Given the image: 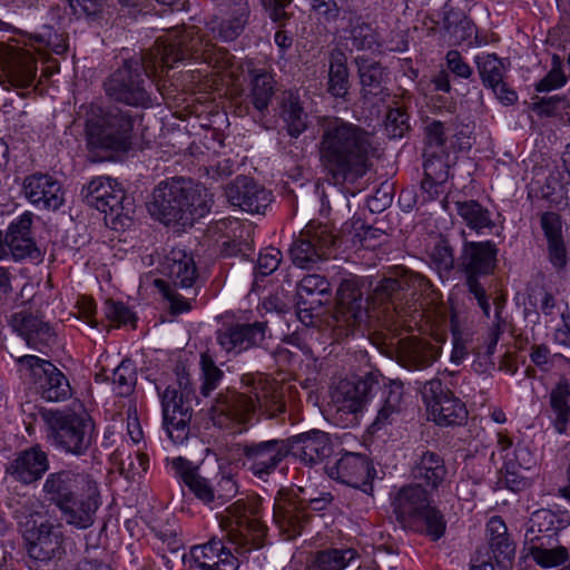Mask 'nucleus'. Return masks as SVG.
I'll return each mask as SVG.
<instances>
[{"label": "nucleus", "instance_id": "nucleus-1", "mask_svg": "<svg viewBox=\"0 0 570 570\" xmlns=\"http://www.w3.org/2000/svg\"><path fill=\"white\" fill-rule=\"evenodd\" d=\"M187 58L202 61L216 69H227L234 58L227 49L218 48L208 32L196 26L175 30L159 39L140 58L128 59L105 81L107 96L132 107L153 106L151 82L148 78L175 67Z\"/></svg>", "mask_w": 570, "mask_h": 570}, {"label": "nucleus", "instance_id": "nucleus-2", "mask_svg": "<svg viewBox=\"0 0 570 570\" xmlns=\"http://www.w3.org/2000/svg\"><path fill=\"white\" fill-rule=\"evenodd\" d=\"M317 148L321 167L335 185L363 177L376 151L372 132L340 117L321 120Z\"/></svg>", "mask_w": 570, "mask_h": 570}, {"label": "nucleus", "instance_id": "nucleus-3", "mask_svg": "<svg viewBox=\"0 0 570 570\" xmlns=\"http://www.w3.org/2000/svg\"><path fill=\"white\" fill-rule=\"evenodd\" d=\"M242 384L245 392L227 389L218 393L210 409L215 426L242 431L254 413L258 411L268 419L277 417L286 409L285 395L288 384L265 374H244Z\"/></svg>", "mask_w": 570, "mask_h": 570}, {"label": "nucleus", "instance_id": "nucleus-4", "mask_svg": "<svg viewBox=\"0 0 570 570\" xmlns=\"http://www.w3.org/2000/svg\"><path fill=\"white\" fill-rule=\"evenodd\" d=\"M212 205L213 195L205 186L177 177L155 187L148 212L165 225L187 227L205 217Z\"/></svg>", "mask_w": 570, "mask_h": 570}, {"label": "nucleus", "instance_id": "nucleus-5", "mask_svg": "<svg viewBox=\"0 0 570 570\" xmlns=\"http://www.w3.org/2000/svg\"><path fill=\"white\" fill-rule=\"evenodd\" d=\"M393 513L403 529L424 533L436 541L444 535L446 521L432 504L431 495L421 484L402 487L392 501Z\"/></svg>", "mask_w": 570, "mask_h": 570}, {"label": "nucleus", "instance_id": "nucleus-6", "mask_svg": "<svg viewBox=\"0 0 570 570\" xmlns=\"http://www.w3.org/2000/svg\"><path fill=\"white\" fill-rule=\"evenodd\" d=\"M135 117L118 107H89L86 119L87 145L91 151L126 153L132 145Z\"/></svg>", "mask_w": 570, "mask_h": 570}, {"label": "nucleus", "instance_id": "nucleus-7", "mask_svg": "<svg viewBox=\"0 0 570 570\" xmlns=\"http://www.w3.org/2000/svg\"><path fill=\"white\" fill-rule=\"evenodd\" d=\"M42 417L51 444L66 454L86 455L96 441V425L87 412L56 410L43 413Z\"/></svg>", "mask_w": 570, "mask_h": 570}, {"label": "nucleus", "instance_id": "nucleus-8", "mask_svg": "<svg viewBox=\"0 0 570 570\" xmlns=\"http://www.w3.org/2000/svg\"><path fill=\"white\" fill-rule=\"evenodd\" d=\"M370 318L368 297L353 279H344L336 294L335 309L327 321L334 341L341 342L366 325Z\"/></svg>", "mask_w": 570, "mask_h": 570}, {"label": "nucleus", "instance_id": "nucleus-9", "mask_svg": "<svg viewBox=\"0 0 570 570\" xmlns=\"http://www.w3.org/2000/svg\"><path fill=\"white\" fill-rule=\"evenodd\" d=\"M220 525L227 531L229 541L236 546L239 554L261 549L264 546L266 528L257 518V507L254 502L243 500L234 502L226 509V515Z\"/></svg>", "mask_w": 570, "mask_h": 570}, {"label": "nucleus", "instance_id": "nucleus-10", "mask_svg": "<svg viewBox=\"0 0 570 570\" xmlns=\"http://www.w3.org/2000/svg\"><path fill=\"white\" fill-rule=\"evenodd\" d=\"M432 287L431 282L422 274L415 273L404 266L394 267L389 276L380 281L373 291L374 303L386 304L396 314H402L403 302L413 298L416 293H428Z\"/></svg>", "mask_w": 570, "mask_h": 570}, {"label": "nucleus", "instance_id": "nucleus-11", "mask_svg": "<svg viewBox=\"0 0 570 570\" xmlns=\"http://www.w3.org/2000/svg\"><path fill=\"white\" fill-rule=\"evenodd\" d=\"M86 204L109 217L114 228L125 226L129 220L130 203L120 184L110 177H95L81 190Z\"/></svg>", "mask_w": 570, "mask_h": 570}, {"label": "nucleus", "instance_id": "nucleus-12", "mask_svg": "<svg viewBox=\"0 0 570 570\" xmlns=\"http://www.w3.org/2000/svg\"><path fill=\"white\" fill-rule=\"evenodd\" d=\"M243 466L255 478L267 481L291 454L286 439H271L238 444Z\"/></svg>", "mask_w": 570, "mask_h": 570}, {"label": "nucleus", "instance_id": "nucleus-13", "mask_svg": "<svg viewBox=\"0 0 570 570\" xmlns=\"http://www.w3.org/2000/svg\"><path fill=\"white\" fill-rule=\"evenodd\" d=\"M380 389V375L366 373L355 382L341 381L332 394V406L341 422L353 423L370 397Z\"/></svg>", "mask_w": 570, "mask_h": 570}, {"label": "nucleus", "instance_id": "nucleus-14", "mask_svg": "<svg viewBox=\"0 0 570 570\" xmlns=\"http://www.w3.org/2000/svg\"><path fill=\"white\" fill-rule=\"evenodd\" d=\"M337 238L330 226L311 222L289 247L293 264L299 268H312L324 259L327 250L336 245Z\"/></svg>", "mask_w": 570, "mask_h": 570}, {"label": "nucleus", "instance_id": "nucleus-15", "mask_svg": "<svg viewBox=\"0 0 570 570\" xmlns=\"http://www.w3.org/2000/svg\"><path fill=\"white\" fill-rule=\"evenodd\" d=\"M37 59L32 51L17 41L0 42V82L17 89L33 86L37 77Z\"/></svg>", "mask_w": 570, "mask_h": 570}, {"label": "nucleus", "instance_id": "nucleus-16", "mask_svg": "<svg viewBox=\"0 0 570 570\" xmlns=\"http://www.w3.org/2000/svg\"><path fill=\"white\" fill-rule=\"evenodd\" d=\"M422 399L432 420L439 425H460L468 417L465 404L445 389L442 381L433 377L420 389Z\"/></svg>", "mask_w": 570, "mask_h": 570}, {"label": "nucleus", "instance_id": "nucleus-17", "mask_svg": "<svg viewBox=\"0 0 570 570\" xmlns=\"http://www.w3.org/2000/svg\"><path fill=\"white\" fill-rule=\"evenodd\" d=\"M19 363L30 370L32 382L40 396L48 402H62L71 397L72 389L67 376L50 361L24 355Z\"/></svg>", "mask_w": 570, "mask_h": 570}, {"label": "nucleus", "instance_id": "nucleus-18", "mask_svg": "<svg viewBox=\"0 0 570 570\" xmlns=\"http://www.w3.org/2000/svg\"><path fill=\"white\" fill-rule=\"evenodd\" d=\"M161 402L163 424L168 438L175 444H183L190 433L194 400L177 394L175 386H167L160 391L157 386Z\"/></svg>", "mask_w": 570, "mask_h": 570}, {"label": "nucleus", "instance_id": "nucleus-19", "mask_svg": "<svg viewBox=\"0 0 570 570\" xmlns=\"http://www.w3.org/2000/svg\"><path fill=\"white\" fill-rule=\"evenodd\" d=\"M58 507L67 524L85 530L95 523L96 513L101 505L98 483L91 479L85 487Z\"/></svg>", "mask_w": 570, "mask_h": 570}, {"label": "nucleus", "instance_id": "nucleus-20", "mask_svg": "<svg viewBox=\"0 0 570 570\" xmlns=\"http://www.w3.org/2000/svg\"><path fill=\"white\" fill-rule=\"evenodd\" d=\"M307 502L289 489H283L277 493L273 505V518L278 529L293 539L301 534L309 521Z\"/></svg>", "mask_w": 570, "mask_h": 570}, {"label": "nucleus", "instance_id": "nucleus-21", "mask_svg": "<svg viewBox=\"0 0 570 570\" xmlns=\"http://www.w3.org/2000/svg\"><path fill=\"white\" fill-rule=\"evenodd\" d=\"M330 478L348 487L372 494L375 470L365 455L347 452L334 465L327 468Z\"/></svg>", "mask_w": 570, "mask_h": 570}, {"label": "nucleus", "instance_id": "nucleus-22", "mask_svg": "<svg viewBox=\"0 0 570 570\" xmlns=\"http://www.w3.org/2000/svg\"><path fill=\"white\" fill-rule=\"evenodd\" d=\"M268 323H236L217 332V343L227 353L238 355L250 348L261 347L266 341Z\"/></svg>", "mask_w": 570, "mask_h": 570}, {"label": "nucleus", "instance_id": "nucleus-23", "mask_svg": "<svg viewBox=\"0 0 570 570\" xmlns=\"http://www.w3.org/2000/svg\"><path fill=\"white\" fill-rule=\"evenodd\" d=\"M225 195L232 206L250 214L264 213L272 202L271 191L247 176L236 177L227 185Z\"/></svg>", "mask_w": 570, "mask_h": 570}, {"label": "nucleus", "instance_id": "nucleus-24", "mask_svg": "<svg viewBox=\"0 0 570 570\" xmlns=\"http://www.w3.org/2000/svg\"><path fill=\"white\" fill-rule=\"evenodd\" d=\"M331 297V284L325 276L305 275L297 284V314L302 322L312 323L314 315Z\"/></svg>", "mask_w": 570, "mask_h": 570}, {"label": "nucleus", "instance_id": "nucleus-25", "mask_svg": "<svg viewBox=\"0 0 570 570\" xmlns=\"http://www.w3.org/2000/svg\"><path fill=\"white\" fill-rule=\"evenodd\" d=\"M32 223V213L24 212L9 224L7 228V258L9 256L14 261L27 258L40 261L42 258V253L31 235Z\"/></svg>", "mask_w": 570, "mask_h": 570}, {"label": "nucleus", "instance_id": "nucleus-26", "mask_svg": "<svg viewBox=\"0 0 570 570\" xmlns=\"http://www.w3.org/2000/svg\"><path fill=\"white\" fill-rule=\"evenodd\" d=\"M29 556L39 561H49L60 557L63 551V534L60 524L42 522L24 532Z\"/></svg>", "mask_w": 570, "mask_h": 570}, {"label": "nucleus", "instance_id": "nucleus-27", "mask_svg": "<svg viewBox=\"0 0 570 570\" xmlns=\"http://www.w3.org/2000/svg\"><path fill=\"white\" fill-rule=\"evenodd\" d=\"M498 248L494 243L465 242L460 256V266L466 274V285L471 279L493 273L497 265Z\"/></svg>", "mask_w": 570, "mask_h": 570}, {"label": "nucleus", "instance_id": "nucleus-28", "mask_svg": "<svg viewBox=\"0 0 570 570\" xmlns=\"http://www.w3.org/2000/svg\"><path fill=\"white\" fill-rule=\"evenodd\" d=\"M24 196L38 208L57 210L65 202L61 184L42 173L29 175L23 180Z\"/></svg>", "mask_w": 570, "mask_h": 570}, {"label": "nucleus", "instance_id": "nucleus-29", "mask_svg": "<svg viewBox=\"0 0 570 570\" xmlns=\"http://www.w3.org/2000/svg\"><path fill=\"white\" fill-rule=\"evenodd\" d=\"M91 479L90 474L71 469H62L47 475L42 484L45 499L58 508L71 495L77 494Z\"/></svg>", "mask_w": 570, "mask_h": 570}, {"label": "nucleus", "instance_id": "nucleus-30", "mask_svg": "<svg viewBox=\"0 0 570 570\" xmlns=\"http://www.w3.org/2000/svg\"><path fill=\"white\" fill-rule=\"evenodd\" d=\"M286 440L291 446V454L309 466L321 463L333 452L330 435L320 430H312Z\"/></svg>", "mask_w": 570, "mask_h": 570}, {"label": "nucleus", "instance_id": "nucleus-31", "mask_svg": "<svg viewBox=\"0 0 570 570\" xmlns=\"http://www.w3.org/2000/svg\"><path fill=\"white\" fill-rule=\"evenodd\" d=\"M442 346L439 342L410 337L402 340L397 350L401 366L410 371H422L439 360Z\"/></svg>", "mask_w": 570, "mask_h": 570}, {"label": "nucleus", "instance_id": "nucleus-32", "mask_svg": "<svg viewBox=\"0 0 570 570\" xmlns=\"http://www.w3.org/2000/svg\"><path fill=\"white\" fill-rule=\"evenodd\" d=\"M48 469V454L36 445L19 452L8 463L6 473L17 482L31 484L40 480Z\"/></svg>", "mask_w": 570, "mask_h": 570}, {"label": "nucleus", "instance_id": "nucleus-33", "mask_svg": "<svg viewBox=\"0 0 570 570\" xmlns=\"http://www.w3.org/2000/svg\"><path fill=\"white\" fill-rule=\"evenodd\" d=\"M342 20L346 22L342 28V40L347 50L375 51L381 48L377 32L360 14L348 12Z\"/></svg>", "mask_w": 570, "mask_h": 570}, {"label": "nucleus", "instance_id": "nucleus-34", "mask_svg": "<svg viewBox=\"0 0 570 570\" xmlns=\"http://www.w3.org/2000/svg\"><path fill=\"white\" fill-rule=\"evenodd\" d=\"M355 62L361 80V96L364 102L376 105L390 97L385 87L386 72L380 62L357 57Z\"/></svg>", "mask_w": 570, "mask_h": 570}, {"label": "nucleus", "instance_id": "nucleus-35", "mask_svg": "<svg viewBox=\"0 0 570 570\" xmlns=\"http://www.w3.org/2000/svg\"><path fill=\"white\" fill-rule=\"evenodd\" d=\"M193 560L202 570H238L239 561L226 549L223 540L212 538L208 542L190 549Z\"/></svg>", "mask_w": 570, "mask_h": 570}, {"label": "nucleus", "instance_id": "nucleus-36", "mask_svg": "<svg viewBox=\"0 0 570 570\" xmlns=\"http://www.w3.org/2000/svg\"><path fill=\"white\" fill-rule=\"evenodd\" d=\"M160 273L170 285L185 289L191 288L198 276L193 256L180 248H174L165 256Z\"/></svg>", "mask_w": 570, "mask_h": 570}, {"label": "nucleus", "instance_id": "nucleus-37", "mask_svg": "<svg viewBox=\"0 0 570 570\" xmlns=\"http://www.w3.org/2000/svg\"><path fill=\"white\" fill-rule=\"evenodd\" d=\"M242 69L244 72H247L249 78L247 99L253 105L254 109L261 116H264L274 95L273 77L265 69L256 68L252 60L244 61Z\"/></svg>", "mask_w": 570, "mask_h": 570}, {"label": "nucleus", "instance_id": "nucleus-38", "mask_svg": "<svg viewBox=\"0 0 570 570\" xmlns=\"http://www.w3.org/2000/svg\"><path fill=\"white\" fill-rule=\"evenodd\" d=\"M12 322L13 328L36 350L41 351L43 346H49L56 341L53 328L36 315L18 313Z\"/></svg>", "mask_w": 570, "mask_h": 570}, {"label": "nucleus", "instance_id": "nucleus-39", "mask_svg": "<svg viewBox=\"0 0 570 570\" xmlns=\"http://www.w3.org/2000/svg\"><path fill=\"white\" fill-rule=\"evenodd\" d=\"M12 322L13 328L36 350L41 351L43 346H49L56 341L53 328L36 315L18 313Z\"/></svg>", "mask_w": 570, "mask_h": 570}, {"label": "nucleus", "instance_id": "nucleus-40", "mask_svg": "<svg viewBox=\"0 0 570 570\" xmlns=\"http://www.w3.org/2000/svg\"><path fill=\"white\" fill-rule=\"evenodd\" d=\"M541 227L548 242V256L557 269L567 266V248L562 237V223L557 213L547 212L541 216Z\"/></svg>", "mask_w": 570, "mask_h": 570}, {"label": "nucleus", "instance_id": "nucleus-41", "mask_svg": "<svg viewBox=\"0 0 570 570\" xmlns=\"http://www.w3.org/2000/svg\"><path fill=\"white\" fill-rule=\"evenodd\" d=\"M448 469L444 460L435 452L425 451L415 461L412 468V475L416 484L430 487L438 490L445 481Z\"/></svg>", "mask_w": 570, "mask_h": 570}, {"label": "nucleus", "instance_id": "nucleus-42", "mask_svg": "<svg viewBox=\"0 0 570 570\" xmlns=\"http://www.w3.org/2000/svg\"><path fill=\"white\" fill-rule=\"evenodd\" d=\"M173 468L197 499L205 504L215 501V488L209 480L198 473V470L188 460L181 456L175 458L173 460Z\"/></svg>", "mask_w": 570, "mask_h": 570}, {"label": "nucleus", "instance_id": "nucleus-43", "mask_svg": "<svg viewBox=\"0 0 570 570\" xmlns=\"http://www.w3.org/2000/svg\"><path fill=\"white\" fill-rule=\"evenodd\" d=\"M281 118L286 124L287 132L298 137L307 128V114L296 91H285L281 100Z\"/></svg>", "mask_w": 570, "mask_h": 570}, {"label": "nucleus", "instance_id": "nucleus-44", "mask_svg": "<svg viewBox=\"0 0 570 570\" xmlns=\"http://www.w3.org/2000/svg\"><path fill=\"white\" fill-rule=\"evenodd\" d=\"M507 531L501 517H492L487 524L489 544L498 563L511 561L514 557V544L509 540Z\"/></svg>", "mask_w": 570, "mask_h": 570}, {"label": "nucleus", "instance_id": "nucleus-45", "mask_svg": "<svg viewBox=\"0 0 570 570\" xmlns=\"http://www.w3.org/2000/svg\"><path fill=\"white\" fill-rule=\"evenodd\" d=\"M403 383L400 381H391L385 385L383 391V404L380 407L373 426L381 429L382 426L393 422L394 417L403 410Z\"/></svg>", "mask_w": 570, "mask_h": 570}, {"label": "nucleus", "instance_id": "nucleus-46", "mask_svg": "<svg viewBox=\"0 0 570 570\" xmlns=\"http://www.w3.org/2000/svg\"><path fill=\"white\" fill-rule=\"evenodd\" d=\"M227 16L217 28H212V31L215 33V37H218L223 41H234L237 39L245 30L246 26L249 23L250 19V7L242 6L224 10Z\"/></svg>", "mask_w": 570, "mask_h": 570}, {"label": "nucleus", "instance_id": "nucleus-47", "mask_svg": "<svg viewBox=\"0 0 570 570\" xmlns=\"http://www.w3.org/2000/svg\"><path fill=\"white\" fill-rule=\"evenodd\" d=\"M454 205L458 215L466 226L478 234L485 228L492 229L494 227L490 212L476 200L455 202Z\"/></svg>", "mask_w": 570, "mask_h": 570}, {"label": "nucleus", "instance_id": "nucleus-48", "mask_svg": "<svg viewBox=\"0 0 570 570\" xmlns=\"http://www.w3.org/2000/svg\"><path fill=\"white\" fill-rule=\"evenodd\" d=\"M569 396L570 384L567 381L559 382L556 389L550 393V405L556 415L554 428L560 434L567 431V425L570 420Z\"/></svg>", "mask_w": 570, "mask_h": 570}, {"label": "nucleus", "instance_id": "nucleus-49", "mask_svg": "<svg viewBox=\"0 0 570 570\" xmlns=\"http://www.w3.org/2000/svg\"><path fill=\"white\" fill-rule=\"evenodd\" d=\"M350 88L348 68L344 53L336 52L331 56L328 71V92L337 98H343Z\"/></svg>", "mask_w": 570, "mask_h": 570}, {"label": "nucleus", "instance_id": "nucleus-50", "mask_svg": "<svg viewBox=\"0 0 570 570\" xmlns=\"http://www.w3.org/2000/svg\"><path fill=\"white\" fill-rule=\"evenodd\" d=\"M357 557L354 549H330L316 554L308 570H343Z\"/></svg>", "mask_w": 570, "mask_h": 570}, {"label": "nucleus", "instance_id": "nucleus-51", "mask_svg": "<svg viewBox=\"0 0 570 570\" xmlns=\"http://www.w3.org/2000/svg\"><path fill=\"white\" fill-rule=\"evenodd\" d=\"M154 284L163 294L164 298L168 302V309L170 314L178 315L191 309V303L195 301L197 295L195 289L189 292L191 296H185L177 291L178 287L170 285L164 279H155Z\"/></svg>", "mask_w": 570, "mask_h": 570}, {"label": "nucleus", "instance_id": "nucleus-52", "mask_svg": "<svg viewBox=\"0 0 570 570\" xmlns=\"http://www.w3.org/2000/svg\"><path fill=\"white\" fill-rule=\"evenodd\" d=\"M528 301L530 306L550 320H553L559 314L554 295L541 285L529 286Z\"/></svg>", "mask_w": 570, "mask_h": 570}, {"label": "nucleus", "instance_id": "nucleus-53", "mask_svg": "<svg viewBox=\"0 0 570 570\" xmlns=\"http://www.w3.org/2000/svg\"><path fill=\"white\" fill-rule=\"evenodd\" d=\"M430 261L440 277H448L454 268V252L450 243L441 238L430 253Z\"/></svg>", "mask_w": 570, "mask_h": 570}, {"label": "nucleus", "instance_id": "nucleus-54", "mask_svg": "<svg viewBox=\"0 0 570 570\" xmlns=\"http://www.w3.org/2000/svg\"><path fill=\"white\" fill-rule=\"evenodd\" d=\"M111 382L118 395H129L136 385L137 373L132 361L124 360L114 371Z\"/></svg>", "mask_w": 570, "mask_h": 570}, {"label": "nucleus", "instance_id": "nucleus-55", "mask_svg": "<svg viewBox=\"0 0 570 570\" xmlns=\"http://www.w3.org/2000/svg\"><path fill=\"white\" fill-rule=\"evenodd\" d=\"M476 67L485 87L498 85L503 79V63L495 55L476 57Z\"/></svg>", "mask_w": 570, "mask_h": 570}, {"label": "nucleus", "instance_id": "nucleus-56", "mask_svg": "<svg viewBox=\"0 0 570 570\" xmlns=\"http://www.w3.org/2000/svg\"><path fill=\"white\" fill-rule=\"evenodd\" d=\"M200 393L203 396L207 397L210 395L213 391H215L219 386L224 377V372L215 364L213 358L206 353L202 354L200 356Z\"/></svg>", "mask_w": 570, "mask_h": 570}, {"label": "nucleus", "instance_id": "nucleus-57", "mask_svg": "<svg viewBox=\"0 0 570 570\" xmlns=\"http://www.w3.org/2000/svg\"><path fill=\"white\" fill-rule=\"evenodd\" d=\"M530 556L543 568H552L562 564L569 559V551L566 547L559 546L547 549L540 546L530 547Z\"/></svg>", "mask_w": 570, "mask_h": 570}, {"label": "nucleus", "instance_id": "nucleus-58", "mask_svg": "<svg viewBox=\"0 0 570 570\" xmlns=\"http://www.w3.org/2000/svg\"><path fill=\"white\" fill-rule=\"evenodd\" d=\"M460 16V13L449 10L445 11L443 19V27L453 36L455 42H462L474 33L472 22Z\"/></svg>", "mask_w": 570, "mask_h": 570}, {"label": "nucleus", "instance_id": "nucleus-59", "mask_svg": "<svg viewBox=\"0 0 570 570\" xmlns=\"http://www.w3.org/2000/svg\"><path fill=\"white\" fill-rule=\"evenodd\" d=\"M424 177L440 180L449 179L450 165L448 163V155L443 151L438 154V151L424 150Z\"/></svg>", "mask_w": 570, "mask_h": 570}, {"label": "nucleus", "instance_id": "nucleus-60", "mask_svg": "<svg viewBox=\"0 0 570 570\" xmlns=\"http://www.w3.org/2000/svg\"><path fill=\"white\" fill-rule=\"evenodd\" d=\"M292 2L293 0H259L269 19L279 27H284L292 18V13L286 11Z\"/></svg>", "mask_w": 570, "mask_h": 570}, {"label": "nucleus", "instance_id": "nucleus-61", "mask_svg": "<svg viewBox=\"0 0 570 570\" xmlns=\"http://www.w3.org/2000/svg\"><path fill=\"white\" fill-rule=\"evenodd\" d=\"M501 482L513 492L521 491L530 484L529 478L524 474V470L515 466L512 460L505 463Z\"/></svg>", "mask_w": 570, "mask_h": 570}, {"label": "nucleus", "instance_id": "nucleus-62", "mask_svg": "<svg viewBox=\"0 0 570 570\" xmlns=\"http://www.w3.org/2000/svg\"><path fill=\"white\" fill-rule=\"evenodd\" d=\"M452 344L453 348L450 360L456 365L461 364L470 352L475 350L472 337L459 331H453Z\"/></svg>", "mask_w": 570, "mask_h": 570}, {"label": "nucleus", "instance_id": "nucleus-63", "mask_svg": "<svg viewBox=\"0 0 570 570\" xmlns=\"http://www.w3.org/2000/svg\"><path fill=\"white\" fill-rule=\"evenodd\" d=\"M566 81L561 63L557 57H553L551 70L535 85V90L539 92L551 91L562 87Z\"/></svg>", "mask_w": 570, "mask_h": 570}, {"label": "nucleus", "instance_id": "nucleus-64", "mask_svg": "<svg viewBox=\"0 0 570 570\" xmlns=\"http://www.w3.org/2000/svg\"><path fill=\"white\" fill-rule=\"evenodd\" d=\"M385 127L391 137H402L410 128L407 114L399 107L390 109L386 114Z\"/></svg>", "mask_w": 570, "mask_h": 570}]
</instances>
